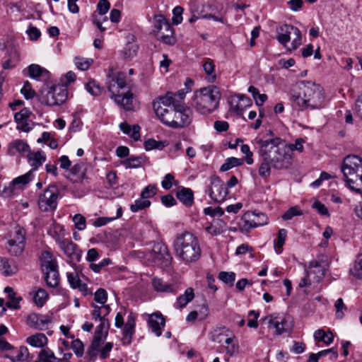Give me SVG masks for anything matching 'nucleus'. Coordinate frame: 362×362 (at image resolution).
Masks as SVG:
<instances>
[{"instance_id": "57", "label": "nucleus", "mask_w": 362, "mask_h": 362, "mask_svg": "<svg viewBox=\"0 0 362 362\" xmlns=\"http://www.w3.org/2000/svg\"><path fill=\"white\" fill-rule=\"evenodd\" d=\"M218 278L225 284L233 286L235 280V274L233 272H221L218 274Z\"/></svg>"}, {"instance_id": "19", "label": "nucleus", "mask_w": 362, "mask_h": 362, "mask_svg": "<svg viewBox=\"0 0 362 362\" xmlns=\"http://www.w3.org/2000/svg\"><path fill=\"white\" fill-rule=\"evenodd\" d=\"M252 105L250 98L244 95H239L236 98H231L230 101V110L240 115L246 107Z\"/></svg>"}, {"instance_id": "56", "label": "nucleus", "mask_w": 362, "mask_h": 362, "mask_svg": "<svg viewBox=\"0 0 362 362\" xmlns=\"http://www.w3.org/2000/svg\"><path fill=\"white\" fill-rule=\"evenodd\" d=\"M71 173L77 176L80 180L86 179V175L85 173L84 165L81 163H78L75 164L71 168H70Z\"/></svg>"}, {"instance_id": "62", "label": "nucleus", "mask_w": 362, "mask_h": 362, "mask_svg": "<svg viewBox=\"0 0 362 362\" xmlns=\"http://www.w3.org/2000/svg\"><path fill=\"white\" fill-rule=\"evenodd\" d=\"M302 215V211L298 206H293L288 209L283 215L282 218L284 220H291L293 217L296 216Z\"/></svg>"}, {"instance_id": "60", "label": "nucleus", "mask_w": 362, "mask_h": 362, "mask_svg": "<svg viewBox=\"0 0 362 362\" xmlns=\"http://www.w3.org/2000/svg\"><path fill=\"white\" fill-rule=\"evenodd\" d=\"M94 300L102 305H105L107 300V291L103 288L98 289L94 294Z\"/></svg>"}, {"instance_id": "24", "label": "nucleus", "mask_w": 362, "mask_h": 362, "mask_svg": "<svg viewBox=\"0 0 362 362\" xmlns=\"http://www.w3.org/2000/svg\"><path fill=\"white\" fill-rule=\"evenodd\" d=\"M66 276L69 284L72 288H78L83 296H87L91 293L88 290L87 285L81 283L79 276L76 272H67Z\"/></svg>"}, {"instance_id": "58", "label": "nucleus", "mask_w": 362, "mask_h": 362, "mask_svg": "<svg viewBox=\"0 0 362 362\" xmlns=\"http://www.w3.org/2000/svg\"><path fill=\"white\" fill-rule=\"evenodd\" d=\"M28 349L25 346H21L17 355L14 357H10L13 362H24L27 360Z\"/></svg>"}, {"instance_id": "6", "label": "nucleus", "mask_w": 362, "mask_h": 362, "mask_svg": "<svg viewBox=\"0 0 362 362\" xmlns=\"http://www.w3.org/2000/svg\"><path fill=\"white\" fill-rule=\"evenodd\" d=\"M175 95L168 92L164 96L159 97L153 103V110L159 119L165 125H180L174 121L177 105H175Z\"/></svg>"}, {"instance_id": "13", "label": "nucleus", "mask_w": 362, "mask_h": 362, "mask_svg": "<svg viewBox=\"0 0 362 362\" xmlns=\"http://www.w3.org/2000/svg\"><path fill=\"white\" fill-rule=\"evenodd\" d=\"M206 192L210 198L216 202H223L228 193L224 182L216 176L211 177L210 185L206 189Z\"/></svg>"}, {"instance_id": "35", "label": "nucleus", "mask_w": 362, "mask_h": 362, "mask_svg": "<svg viewBox=\"0 0 362 362\" xmlns=\"http://www.w3.org/2000/svg\"><path fill=\"white\" fill-rule=\"evenodd\" d=\"M48 234L55 240L57 243L64 239L66 235L64 226L54 221L50 226Z\"/></svg>"}, {"instance_id": "52", "label": "nucleus", "mask_w": 362, "mask_h": 362, "mask_svg": "<svg viewBox=\"0 0 362 362\" xmlns=\"http://www.w3.org/2000/svg\"><path fill=\"white\" fill-rule=\"evenodd\" d=\"M349 273L357 278L362 279V254L357 257L354 267L350 269Z\"/></svg>"}, {"instance_id": "30", "label": "nucleus", "mask_w": 362, "mask_h": 362, "mask_svg": "<svg viewBox=\"0 0 362 362\" xmlns=\"http://www.w3.org/2000/svg\"><path fill=\"white\" fill-rule=\"evenodd\" d=\"M0 269L4 276H8L18 272V267L13 259L6 257L0 258Z\"/></svg>"}, {"instance_id": "25", "label": "nucleus", "mask_w": 362, "mask_h": 362, "mask_svg": "<svg viewBox=\"0 0 362 362\" xmlns=\"http://www.w3.org/2000/svg\"><path fill=\"white\" fill-rule=\"evenodd\" d=\"M326 268L319 262L315 261L311 263L310 267L306 272L309 278L313 280L314 283L319 282L325 274Z\"/></svg>"}, {"instance_id": "23", "label": "nucleus", "mask_w": 362, "mask_h": 362, "mask_svg": "<svg viewBox=\"0 0 362 362\" xmlns=\"http://www.w3.org/2000/svg\"><path fill=\"white\" fill-rule=\"evenodd\" d=\"M115 102L126 110H132L134 109V96L130 91L122 92L112 98Z\"/></svg>"}, {"instance_id": "45", "label": "nucleus", "mask_w": 362, "mask_h": 362, "mask_svg": "<svg viewBox=\"0 0 362 362\" xmlns=\"http://www.w3.org/2000/svg\"><path fill=\"white\" fill-rule=\"evenodd\" d=\"M243 163L244 160L242 158L230 157L226 159L225 163L221 166L220 170L222 172H226L233 168L242 165Z\"/></svg>"}, {"instance_id": "8", "label": "nucleus", "mask_w": 362, "mask_h": 362, "mask_svg": "<svg viewBox=\"0 0 362 362\" xmlns=\"http://www.w3.org/2000/svg\"><path fill=\"white\" fill-rule=\"evenodd\" d=\"M59 195L58 187L54 185H50L38 196L37 204L42 211H52L57 206V201Z\"/></svg>"}, {"instance_id": "37", "label": "nucleus", "mask_w": 362, "mask_h": 362, "mask_svg": "<svg viewBox=\"0 0 362 362\" xmlns=\"http://www.w3.org/2000/svg\"><path fill=\"white\" fill-rule=\"evenodd\" d=\"M43 273L48 286L54 288L58 286L59 283V275L57 268L44 271Z\"/></svg>"}, {"instance_id": "26", "label": "nucleus", "mask_w": 362, "mask_h": 362, "mask_svg": "<svg viewBox=\"0 0 362 362\" xmlns=\"http://www.w3.org/2000/svg\"><path fill=\"white\" fill-rule=\"evenodd\" d=\"M30 150L28 144L21 139H16L11 141L8 148V153L11 156L25 155Z\"/></svg>"}, {"instance_id": "29", "label": "nucleus", "mask_w": 362, "mask_h": 362, "mask_svg": "<svg viewBox=\"0 0 362 362\" xmlns=\"http://www.w3.org/2000/svg\"><path fill=\"white\" fill-rule=\"evenodd\" d=\"M177 198L186 206H190L194 202V194L191 189L180 187L176 192Z\"/></svg>"}, {"instance_id": "49", "label": "nucleus", "mask_w": 362, "mask_h": 362, "mask_svg": "<svg viewBox=\"0 0 362 362\" xmlns=\"http://www.w3.org/2000/svg\"><path fill=\"white\" fill-rule=\"evenodd\" d=\"M24 244H19L18 243H16L15 241H9L8 240V252L9 254H11L13 256H20L24 249H25Z\"/></svg>"}, {"instance_id": "31", "label": "nucleus", "mask_w": 362, "mask_h": 362, "mask_svg": "<svg viewBox=\"0 0 362 362\" xmlns=\"http://www.w3.org/2000/svg\"><path fill=\"white\" fill-rule=\"evenodd\" d=\"M169 257L167 247L161 243H157L153 245L152 250L148 254V259L153 262Z\"/></svg>"}, {"instance_id": "36", "label": "nucleus", "mask_w": 362, "mask_h": 362, "mask_svg": "<svg viewBox=\"0 0 362 362\" xmlns=\"http://www.w3.org/2000/svg\"><path fill=\"white\" fill-rule=\"evenodd\" d=\"M30 165L33 167V172L36 170L46 160V156L42 151L29 153L28 156Z\"/></svg>"}, {"instance_id": "2", "label": "nucleus", "mask_w": 362, "mask_h": 362, "mask_svg": "<svg viewBox=\"0 0 362 362\" xmlns=\"http://www.w3.org/2000/svg\"><path fill=\"white\" fill-rule=\"evenodd\" d=\"M256 143L259 146V152L266 156L269 160L272 167L276 170H285L292 164V156L286 144L279 137L269 139H257Z\"/></svg>"}, {"instance_id": "22", "label": "nucleus", "mask_w": 362, "mask_h": 362, "mask_svg": "<svg viewBox=\"0 0 362 362\" xmlns=\"http://www.w3.org/2000/svg\"><path fill=\"white\" fill-rule=\"evenodd\" d=\"M135 332V317L130 314L128 315L127 322L122 331V343L129 345L132 342V337Z\"/></svg>"}, {"instance_id": "4", "label": "nucleus", "mask_w": 362, "mask_h": 362, "mask_svg": "<svg viewBox=\"0 0 362 362\" xmlns=\"http://www.w3.org/2000/svg\"><path fill=\"white\" fill-rule=\"evenodd\" d=\"M221 93L216 86H208L194 93L192 105L201 114L213 112L218 107Z\"/></svg>"}, {"instance_id": "11", "label": "nucleus", "mask_w": 362, "mask_h": 362, "mask_svg": "<svg viewBox=\"0 0 362 362\" xmlns=\"http://www.w3.org/2000/svg\"><path fill=\"white\" fill-rule=\"evenodd\" d=\"M111 74H108V80L107 87L108 91L111 93V98L115 97L127 89L129 82L126 78V74L124 72H113V69L110 70Z\"/></svg>"}, {"instance_id": "41", "label": "nucleus", "mask_w": 362, "mask_h": 362, "mask_svg": "<svg viewBox=\"0 0 362 362\" xmlns=\"http://www.w3.org/2000/svg\"><path fill=\"white\" fill-rule=\"evenodd\" d=\"M225 223L220 219L214 220L205 228L206 231L211 235H218L223 232Z\"/></svg>"}, {"instance_id": "1", "label": "nucleus", "mask_w": 362, "mask_h": 362, "mask_svg": "<svg viewBox=\"0 0 362 362\" xmlns=\"http://www.w3.org/2000/svg\"><path fill=\"white\" fill-rule=\"evenodd\" d=\"M300 92L292 93L291 101L300 110H320L325 107L324 88L319 84L309 81H300Z\"/></svg>"}, {"instance_id": "15", "label": "nucleus", "mask_w": 362, "mask_h": 362, "mask_svg": "<svg viewBox=\"0 0 362 362\" xmlns=\"http://www.w3.org/2000/svg\"><path fill=\"white\" fill-rule=\"evenodd\" d=\"M30 111L28 108H23L14 115L15 122L17 124V129L24 132H30L33 127V123L29 120Z\"/></svg>"}, {"instance_id": "54", "label": "nucleus", "mask_w": 362, "mask_h": 362, "mask_svg": "<svg viewBox=\"0 0 362 362\" xmlns=\"http://www.w3.org/2000/svg\"><path fill=\"white\" fill-rule=\"evenodd\" d=\"M165 146V142L156 141L153 139H149L144 142V148L146 151H151L153 149L161 150Z\"/></svg>"}, {"instance_id": "12", "label": "nucleus", "mask_w": 362, "mask_h": 362, "mask_svg": "<svg viewBox=\"0 0 362 362\" xmlns=\"http://www.w3.org/2000/svg\"><path fill=\"white\" fill-rule=\"evenodd\" d=\"M33 178L32 170L15 178L8 186L0 187V197L7 198L18 194Z\"/></svg>"}, {"instance_id": "50", "label": "nucleus", "mask_w": 362, "mask_h": 362, "mask_svg": "<svg viewBox=\"0 0 362 362\" xmlns=\"http://www.w3.org/2000/svg\"><path fill=\"white\" fill-rule=\"evenodd\" d=\"M93 63V59L90 58H84L82 57H76L74 58V64L81 71L88 69Z\"/></svg>"}, {"instance_id": "63", "label": "nucleus", "mask_w": 362, "mask_h": 362, "mask_svg": "<svg viewBox=\"0 0 362 362\" xmlns=\"http://www.w3.org/2000/svg\"><path fill=\"white\" fill-rule=\"evenodd\" d=\"M176 182H177L175 180V177L172 174L168 173L164 177L163 181L161 182V185L163 189H170L173 185H177Z\"/></svg>"}, {"instance_id": "51", "label": "nucleus", "mask_w": 362, "mask_h": 362, "mask_svg": "<svg viewBox=\"0 0 362 362\" xmlns=\"http://www.w3.org/2000/svg\"><path fill=\"white\" fill-rule=\"evenodd\" d=\"M149 200L143 199L141 198L136 199L134 202L130 205V210L136 213L139 211L145 209L151 206Z\"/></svg>"}, {"instance_id": "64", "label": "nucleus", "mask_w": 362, "mask_h": 362, "mask_svg": "<svg viewBox=\"0 0 362 362\" xmlns=\"http://www.w3.org/2000/svg\"><path fill=\"white\" fill-rule=\"evenodd\" d=\"M21 92L26 99L33 98L35 94V90L32 88L28 81L24 82L23 87L21 88Z\"/></svg>"}, {"instance_id": "5", "label": "nucleus", "mask_w": 362, "mask_h": 362, "mask_svg": "<svg viewBox=\"0 0 362 362\" xmlns=\"http://www.w3.org/2000/svg\"><path fill=\"white\" fill-rule=\"evenodd\" d=\"M346 185L356 193L362 194V158L358 156H347L341 168Z\"/></svg>"}, {"instance_id": "7", "label": "nucleus", "mask_w": 362, "mask_h": 362, "mask_svg": "<svg viewBox=\"0 0 362 362\" xmlns=\"http://www.w3.org/2000/svg\"><path fill=\"white\" fill-rule=\"evenodd\" d=\"M276 37L279 42L288 50L296 49L301 45V33L291 25H281L277 30Z\"/></svg>"}, {"instance_id": "34", "label": "nucleus", "mask_w": 362, "mask_h": 362, "mask_svg": "<svg viewBox=\"0 0 362 362\" xmlns=\"http://www.w3.org/2000/svg\"><path fill=\"white\" fill-rule=\"evenodd\" d=\"M4 292L8 294V298L9 299V300L5 303L6 306L8 308L15 310L19 309V304L22 298L21 296H17L16 293L14 292L13 289L10 286L5 287Z\"/></svg>"}, {"instance_id": "38", "label": "nucleus", "mask_w": 362, "mask_h": 362, "mask_svg": "<svg viewBox=\"0 0 362 362\" xmlns=\"http://www.w3.org/2000/svg\"><path fill=\"white\" fill-rule=\"evenodd\" d=\"M48 339L45 334L37 333L27 338L26 342L30 346L41 348L47 345Z\"/></svg>"}, {"instance_id": "39", "label": "nucleus", "mask_w": 362, "mask_h": 362, "mask_svg": "<svg viewBox=\"0 0 362 362\" xmlns=\"http://www.w3.org/2000/svg\"><path fill=\"white\" fill-rule=\"evenodd\" d=\"M288 231L281 228L279 230L277 238L274 240V248L277 255H280L283 252V246L285 244Z\"/></svg>"}, {"instance_id": "53", "label": "nucleus", "mask_w": 362, "mask_h": 362, "mask_svg": "<svg viewBox=\"0 0 362 362\" xmlns=\"http://www.w3.org/2000/svg\"><path fill=\"white\" fill-rule=\"evenodd\" d=\"M38 359H40L41 362H54L57 358L49 349H44L40 351Z\"/></svg>"}, {"instance_id": "21", "label": "nucleus", "mask_w": 362, "mask_h": 362, "mask_svg": "<svg viewBox=\"0 0 362 362\" xmlns=\"http://www.w3.org/2000/svg\"><path fill=\"white\" fill-rule=\"evenodd\" d=\"M152 286L158 292L176 293L179 290V286L175 282L168 283L162 279L153 278Z\"/></svg>"}, {"instance_id": "20", "label": "nucleus", "mask_w": 362, "mask_h": 362, "mask_svg": "<svg viewBox=\"0 0 362 362\" xmlns=\"http://www.w3.org/2000/svg\"><path fill=\"white\" fill-rule=\"evenodd\" d=\"M148 325L152 332L160 337L165 325V318L160 313H154L148 315Z\"/></svg>"}, {"instance_id": "44", "label": "nucleus", "mask_w": 362, "mask_h": 362, "mask_svg": "<svg viewBox=\"0 0 362 362\" xmlns=\"http://www.w3.org/2000/svg\"><path fill=\"white\" fill-rule=\"evenodd\" d=\"M9 241H15L19 244L25 245V230L24 228L16 226L10 235Z\"/></svg>"}, {"instance_id": "46", "label": "nucleus", "mask_w": 362, "mask_h": 362, "mask_svg": "<svg viewBox=\"0 0 362 362\" xmlns=\"http://www.w3.org/2000/svg\"><path fill=\"white\" fill-rule=\"evenodd\" d=\"M48 293L43 288H38L34 293L33 300L37 307H42L48 299Z\"/></svg>"}, {"instance_id": "9", "label": "nucleus", "mask_w": 362, "mask_h": 362, "mask_svg": "<svg viewBox=\"0 0 362 362\" xmlns=\"http://www.w3.org/2000/svg\"><path fill=\"white\" fill-rule=\"evenodd\" d=\"M68 90L64 84H56L52 86L41 98V103L49 105H60L66 102Z\"/></svg>"}, {"instance_id": "43", "label": "nucleus", "mask_w": 362, "mask_h": 362, "mask_svg": "<svg viewBox=\"0 0 362 362\" xmlns=\"http://www.w3.org/2000/svg\"><path fill=\"white\" fill-rule=\"evenodd\" d=\"M262 158V162L259 168V175L262 177H267L271 174L272 163L269 160L266 159V156L262 153L259 152Z\"/></svg>"}, {"instance_id": "3", "label": "nucleus", "mask_w": 362, "mask_h": 362, "mask_svg": "<svg viewBox=\"0 0 362 362\" xmlns=\"http://www.w3.org/2000/svg\"><path fill=\"white\" fill-rule=\"evenodd\" d=\"M173 248L175 257L186 264L196 262L202 255L198 238L187 231L176 235Z\"/></svg>"}, {"instance_id": "17", "label": "nucleus", "mask_w": 362, "mask_h": 362, "mask_svg": "<svg viewBox=\"0 0 362 362\" xmlns=\"http://www.w3.org/2000/svg\"><path fill=\"white\" fill-rule=\"evenodd\" d=\"M57 244L67 257L73 260L79 261L81 257V252L78 250L77 245L71 240L64 238Z\"/></svg>"}, {"instance_id": "18", "label": "nucleus", "mask_w": 362, "mask_h": 362, "mask_svg": "<svg viewBox=\"0 0 362 362\" xmlns=\"http://www.w3.org/2000/svg\"><path fill=\"white\" fill-rule=\"evenodd\" d=\"M26 322L33 329L43 330L51 322V318L48 315L31 313L28 315Z\"/></svg>"}, {"instance_id": "47", "label": "nucleus", "mask_w": 362, "mask_h": 362, "mask_svg": "<svg viewBox=\"0 0 362 362\" xmlns=\"http://www.w3.org/2000/svg\"><path fill=\"white\" fill-rule=\"evenodd\" d=\"M144 162V159L141 156H131L122 160L121 163L127 169L139 168Z\"/></svg>"}, {"instance_id": "48", "label": "nucleus", "mask_w": 362, "mask_h": 362, "mask_svg": "<svg viewBox=\"0 0 362 362\" xmlns=\"http://www.w3.org/2000/svg\"><path fill=\"white\" fill-rule=\"evenodd\" d=\"M203 69L206 75V80L213 83L216 81V75L214 72L215 66L210 60L205 62L203 64Z\"/></svg>"}, {"instance_id": "28", "label": "nucleus", "mask_w": 362, "mask_h": 362, "mask_svg": "<svg viewBox=\"0 0 362 362\" xmlns=\"http://www.w3.org/2000/svg\"><path fill=\"white\" fill-rule=\"evenodd\" d=\"M127 43L125 45L123 50L122 51V55L124 60L129 61L135 57L137 54L139 45L134 40V37L132 35L130 37Z\"/></svg>"}, {"instance_id": "59", "label": "nucleus", "mask_w": 362, "mask_h": 362, "mask_svg": "<svg viewBox=\"0 0 362 362\" xmlns=\"http://www.w3.org/2000/svg\"><path fill=\"white\" fill-rule=\"evenodd\" d=\"M253 212V216L254 218V225L255 228L262 226L264 225H267L268 223V218L266 216V214L263 213H256L255 211Z\"/></svg>"}, {"instance_id": "27", "label": "nucleus", "mask_w": 362, "mask_h": 362, "mask_svg": "<svg viewBox=\"0 0 362 362\" xmlns=\"http://www.w3.org/2000/svg\"><path fill=\"white\" fill-rule=\"evenodd\" d=\"M254 218L252 211L245 212L238 222L239 230L242 233H247L250 231L251 229L255 228Z\"/></svg>"}, {"instance_id": "61", "label": "nucleus", "mask_w": 362, "mask_h": 362, "mask_svg": "<svg viewBox=\"0 0 362 362\" xmlns=\"http://www.w3.org/2000/svg\"><path fill=\"white\" fill-rule=\"evenodd\" d=\"M71 349L78 357L83 355L84 346L82 341L79 339H75L71 342Z\"/></svg>"}, {"instance_id": "42", "label": "nucleus", "mask_w": 362, "mask_h": 362, "mask_svg": "<svg viewBox=\"0 0 362 362\" xmlns=\"http://www.w3.org/2000/svg\"><path fill=\"white\" fill-rule=\"evenodd\" d=\"M313 337L316 341H322L327 345L330 344L334 339V335L331 332H325L321 329L316 330Z\"/></svg>"}, {"instance_id": "10", "label": "nucleus", "mask_w": 362, "mask_h": 362, "mask_svg": "<svg viewBox=\"0 0 362 362\" xmlns=\"http://www.w3.org/2000/svg\"><path fill=\"white\" fill-rule=\"evenodd\" d=\"M262 321L267 324L269 329H274L278 335L288 332L292 327L291 318L284 314L273 313L262 318Z\"/></svg>"}, {"instance_id": "32", "label": "nucleus", "mask_w": 362, "mask_h": 362, "mask_svg": "<svg viewBox=\"0 0 362 362\" xmlns=\"http://www.w3.org/2000/svg\"><path fill=\"white\" fill-rule=\"evenodd\" d=\"M28 72L30 78L37 81H44L49 78V71L38 64L30 65Z\"/></svg>"}, {"instance_id": "40", "label": "nucleus", "mask_w": 362, "mask_h": 362, "mask_svg": "<svg viewBox=\"0 0 362 362\" xmlns=\"http://www.w3.org/2000/svg\"><path fill=\"white\" fill-rule=\"evenodd\" d=\"M194 298V290L192 288H187L184 294L180 295L177 298V305L178 308H185L189 302H191Z\"/></svg>"}, {"instance_id": "55", "label": "nucleus", "mask_w": 362, "mask_h": 362, "mask_svg": "<svg viewBox=\"0 0 362 362\" xmlns=\"http://www.w3.org/2000/svg\"><path fill=\"white\" fill-rule=\"evenodd\" d=\"M157 187L155 185H148L141 192V198L148 200V199L154 197L157 193Z\"/></svg>"}, {"instance_id": "16", "label": "nucleus", "mask_w": 362, "mask_h": 362, "mask_svg": "<svg viewBox=\"0 0 362 362\" xmlns=\"http://www.w3.org/2000/svg\"><path fill=\"white\" fill-rule=\"evenodd\" d=\"M174 121L177 122L180 125L170 124V127L174 129L183 128L188 126L192 119V112L189 108H184L177 105Z\"/></svg>"}, {"instance_id": "33", "label": "nucleus", "mask_w": 362, "mask_h": 362, "mask_svg": "<svg viewBox=\"0 0 362 362\" xmlns=\"http://www.w3.org/2000/svg\"><path fill=\"white\" fill-rule=\"evenodd\" d=\"M41 267L42 272L57 268V263L54 255L49 251H44L40 256Z\"/></svg>"}, {"instance_id": "14", "label": "nucleus", "mask_w": 362, "mask_h": 362, "mask_svg": "<svg viewBox=\"0 0 362 362\" xmlns=\"http://www.w3.org/2000/svg\"><path fill=\"white\" fill-rule=\"evenodd\" d=\"M155 27L158 38L165 44H174L173 30L169 23L162 18L156 21Z\"/></svg>"}]
</instances>
